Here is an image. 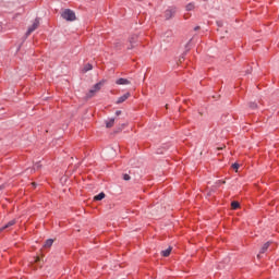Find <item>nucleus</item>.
Here are the masks:
<instances>
[{
    "mask_svg": "<svg viewBox=\"0 0 279 279\" xmlns=\"http://www.w3.org/2000/svg\"><path fill=\"white\" fill-rule=\"evenodd\" d=\"M175 14H178V8L175 5L168 7L163 12V19L165 21H171L175 17Z\"/></svg>",
    "mask_w": 279,
    "mask_h": 279,
    "instance_id": "f257e3e1",
    "label": "nucleus"
},
{
    "mask_svg": "<svg viewBox=\"0 0 279 279\" xmlns=\"http://www.w3.org/2000/svg\"><path fill=\"white\" fill-rule=\"evenodd\" d=\"M62 19H64V21H68L70 23H73V21H75L77 19V16L75 15V12L71 9H65L62 14H61Z\"/></svg>",
    "mask_w": 279,
    "mask_h": 279,
    "instance_id": "f03ea898",
    "label": "nucleus"
},
{
    "mask_svg": "<svg viewBox=\"0 0 279 279\" xmlns=\"http://www.w3.org/2000/svg\"><path fill=\"white\" fill-rule=\"evenodd\" d=\"M40 25V20L38 17L35 19L34 23L27 28L26 36H29L33 34V32H36L38 29V26Z\"/></svg>",
    "mask_w": 279,
    "mask_h": 279,
    "instance_id": "7ed1b4c3",
    "label": "nucleus"
},
{
    "mask_svg": "<svg viewBox=\"0 0 279 279\" xmlns=\"http://www.w3.org/2000/svg\"><path fill=\"white\" fill-rule=\"evenodd\" d=\"M130 97H132V94L130 92H126L124 95L120 96L117 99L116 104L119 106V105L128 101V99H130Z\"/></svg>",
    "mask_w": 279,
    "mask_h": 279,
    "instance_id": "20e7f679",
    "label": "nucleus"
},
{
    "mask_svg": "<svg viewBox=\"0 0 279 279\" xmlns=\"http://www.w3.org/2000/svg\"><path fill=\"white\" fill-rule=\"evenodd\" d=\"M116 84H117L118 86H128V85L131 84V82H130V80H128V78L120 77V78H118V80L116 81Z\"/></svg>",
    "mask_w": 279,
    "mask_h": 279,
    "instance_id": "39448f33",
    "label": "nucleus"
},
{
    "mask_svg": "<svg viewBox=\"0 0 279 279\" xmlns=\"http://www.w3.org/2000/svg\"><path fill=\"white\" fill-rule=\"evenodd\" d=\"M12 226H16V220H10L8 223H5L4 226H2L0 228V232H3V230H8V228H12Z\"/></svg>",
    "mask_w": 279,
    "mask_h": 279,
    "instance_id": "423d86ee",
    "label": "nucleus"
},
{
    "mask_svg": "<svg viewBox=\"0 0 279 279\" xmlns=\"http://www.w3.org/2000/svg\"><path fill=\"white\" fill-rule=\"evenodd\" d=\"M191 43H193V38H191L186 45H185V51L182 53L181 58H184V56H186L190 51H191Z\"/></svg>",
    "mask_w": 279,
    "mask_h": 279,
    "instance_id": "0eeeda50",
    "label": "nucleus"
},
{
    "mask_svg": "<svg viewBox=\"0 0 279 279\" xmlns=\"http://www.w3.org/2000/svg\"><path fill=\"white\" fill-rule=\"evenodd\" d=\"M172 250L173 247L169 246L168 248L161 251V256H163V258H168V256H171Z\"/></svg>",
    "mask_w": 279,
    "mask_h": 279,
    "instance_id": "6e6552de",
    "label": "nucleus"
},
{
    "mask_svg": "<svg viewBox=\"0 0 279 279\" xmlns=\"http://www.w3.org/2000/svg\"><path fill=\"white\" fill-rule=\"evenodd\" d=\"M106 84V80H101L100 82L96 83L92 88H94L97 93V90H101V86Z\"/></svg>",
    "mask_w": 279,
    "mask_h": 279,
    "instance_id": "1a4fd4ad",
    "label": "nucleus"
},
{
    "mask_svg": "<svg viewBox=\"0 0 279 279\" xmlns=\"http://www.w3.org/2000/svg\"><path fill=\"white\" fill-rule=\"evenodd\" d=\"M101 199H106V193L100 192L96 196H94V202H101Z\"/></svg>",
    "mask_w": 279,
    "mask_h": 279,
    "instance_id": "9d476101",
    "label": "nucleus"
},
{
    "mask_svg": "<svg viewBox=\"0 0 279 279\" xmlns=\"http://www.w3.org/2000/svg\"><path fill=\"white\" fill-rule=\"evenodd\" d=\"M271 245V242H266L263 246H262V248H260V251H259V254H265L266 252H267V250H269V246Z\"/></svg>",
    "mask_w": 279,
    "mask_h": 279,
    "instance_id": "9b49d317",
    "label": "nucleus"
},
{
    "mask_svg": "<svg viewBox=\"0 0 279 279\" xmlns=\"http://www.w3.org/2000/svg\"><path fill=\"white\" fill-rule=\"evenodd\" d=\"M106 128L110 129L114 125V118H109L108 120L105 121Z\"/></svg>",
    "mask_w": 279,
    "mask_h": 279,
    "instance_id": "f8f14e48",
    "label": "nucleus"
},
{
    "mask_svg": "<svg viewBox=\"0 0 279 279\" xmlns=\"http://www.w3.org/2000/svg\"><path fill=\"white\" fill-rule=\"evenodd\" d=\"M231 208H232V210H239V208H241V203H239L236 201H232Z\"/></svg>",
    "mask_w": 279,
    "mask_h": 279,
    "instance_id": "ddd939ff",
    "label": "nucleus"
},
{
    "mask_svg": "<svg viewBox=\"0 0 279 279\" xmlns=\"http://www.w3.org/2000/svg\"><path fill=\"white\" fill-rule=\"evenodd\" d=\"M53 243H54L53 239H48V240L45 241L44 247L49 248L53 245Z\"/></svg>",
    "mask_w": 279,
    "mask_h": 279,
    "instance_id": "4468645a",
    "label": "nucleus"
},
{
    "mask_svg": "<svg viewBox=\"0 0 279 279\" xmlns=\"http://www.w3.org/2000/svg\"><path fill=\"white\" fill-rule=\"evenodd\" d=\"M186 12H193V10H195V3L194 2H190L186 4L185 7Z\"/></svg>",
    "mask_w": 279,
    "mask_h": 279,
    "instance_id": "2eb2a0df",
    "label": "nucleus"
},
{
    "mask_svg": "<svg viewBox=\"0 0 279 279\" xmlns=\"http://www.w3.org/2000/svg\"><path fill=\"white\" fill-rule=\"evenodd\" d=\"M95 93H97L93 87L88 90L86 94L87 99H92V97H95Z\"/></svg>",
    "mask_w": 279,
    "mask_h": 279,
    "instance_id": "dca6fc26",
    "label": "nucleus"
},
{
    "mask_svg": "<svg viewBox=\"0 0 279 279\" xmlns=\"http://www.w3.org/2000/svg\"><path fill=\"white\" fill-rule=\"evenodd\" d=\"M137 38H138V37H136V35H132V36L129 38L130 45H136Z\"/></svg>",
    "mask_w": 279,
    "mask_h": 279,
    "instance_id": "f3484780",
    "label": "nucleus"
},
{
    "mask_svg": "<svg viewBox=\"0 0 279 279\" xmlns=\"http://www.w3.org/2000/svg\"><path fill=\"white\" fill-rule=\"evenodd\" d=\"M88 71H93V64H90V63H87V64H85V66H84V72H85V73H88Z\"/></svg>",
    "mask_w": 279,
    "mask_h": 279,
    "instance_id": "a211bd4d",
    "label": "nucleus"
},
{
    "mask_svg": "<svg viewBox=\"0 0 279 279\" xmlns=\"http://www.w3.org/2000/svg\"><path fill=\"white\" fill-rule=\"evenodd\" d=\"M232 169L234 170V171H239V169L241 168V165L239 163V162H234V163H232Z\"/></svg>",
    "mask_w": 279,
    "mask_h": 279,
    "instance_id": "6ab92c4d",
    "label": "nucleus"
},
{
    "mask_svg": "<svg viewBox=\"0 0 279 279\" xmlns=\"http://www.w3.org/2000/svg\"><path fill=\"white\" fill-rule=\"evenodd\" d=\"M34 169L36 171H38V169H43V165L40 163V161H37L35 165H34Z\"/></svg>",
    "mask_w": 279,
    "mask_h": 279,
    "instance_id": "aec40b11",
    "label": "nucleus"
},
{
    "mask_svg": "<svg viewBox=\"0 0 279 279\" xmlns=\"http://www.w3.org/2000/svg\"><path fill=\"white\" fill-rule=\"evenodd\" d=\"M251 110H256L258 108V104L256 102H250Z\"/></svg>",
    "mask_w": 279,
    "mask_h": 279,
    "instance_id": "412c9836",
    "label": "nucleus"
},
{
    "mask_svg": "<svg viewBox=\"0 0 279 279\" xmlns=\"http://www.w3.org/2000/svg\"><path fill=\"white\" fill-rule=\"evenodd\" d=\"M123 180H124L125 182H130V180H132V177H130V174H128V173H124V174H123Z\"/></svg>",
    "mask_w": 279,
    "mask_h": 279,
    "instance_id": "4be33fe9",
    "label": "nucleus"
},
{
    "mask_svg": "<svg viewBox=\"0 0 279 279\" xmlns=\"http://www.w3.org/2000/svg\"><path fill=\"white\" fill-rule=\"evenodd\" d=\"M216 184H217V186H219V184H226V181L225 180H218V181H216Z\"/></svg>",
    "mask_w": 279,
    "mask_h": 279,
    "instance_id": "5701e85b",
    "label": "nucleus"
},
{
    "mask_svg": "<svg viewBox=\"0 0 279 279\" xmlns=\"http://www.w3.org/2000/svg\"><path fill=\"white\" fill-rule=\"evenodd\" d=\"M134 47H136V44H130V46L128 47L129 50L134 49Z\"/></svg>",
    "mask_w": 279,
    "mask_h": 279,
    "instance_id": "b1692460",
    "label": "nucleus"
},
{
    "mask_svg": "<svg viewBox=\"0 0 279 279\" xmlns=\"http://www.w3.org/2000/svg\"><path fill=\"white\" fill-rule=\"evenodd\" d=\"M199 29H202V27H199V26L194 27V32H199Z\"/></svg>",
    "mask_w": 279,
    "mask_h": 279,
    "instance_id": "393cba45",
    "label": "nucleus"
},
{
    "mask_svg": "<svg viewBox=\"0 0 279 279\" xmlns=\"http://www.w3.org/2000/svg\"><path fill=\"white\" fill-rule=\"evenodd\" d=\"M184 19H185V20L191 19V14H184Z\"/></svg>",
    "mask_w": 279,
    "mask_h": 279,
    "instance_id": "a878e982",
    "label": "nucleus"
},
{
    "mask_svg": "<svg viewBox=\"0 0 279 279\" xmlns=\"http://www.w3.org/2000/svg\"><path fill=\"white\" fill-rule=\"evenodd\" d=\"M119 116H121V110L116 111V117H119Z\"/></svg>",
    "mask_w": 279,
    "mask_h": 279,
    "instance_id": "bb28decb",
    "label": "nucleus"
},
{
    "mask_svg": "<svg viewBox=\"0 0 279 279\" xmlns=\"http://www.w3.org/2000/svg\"><path fill=\"white\" fill-rule=\"evenodd\" d=\"M5 189V185H0V191H3Z\"/></svg>",
    "mask_w": 279,
    "mask_h": 279,
    "instance_id": "cd10ccee",
    "label": "nucleus"
},
{
    "mask_svg": "<svg viewBox=\"0 0 279 279\" xmlns=\"http://www.w3.org/2000/svg\"><path fill=\"white\" fill-rule=\"evenodd\" d=\"M257 258H260V254L257 255Z\"/></svg>",
    "mask_w": 279,
    "mask_h": 279,
    "instance_id": "c85d7f7f",
    "label": "nucleus"
},
{
    "mask_svg": "<svg viewBox=\"0 0 279 279\" xmlns=\"http://www.w3.org/2000/svg\"><path fill=\"white\" fill-rule=\"evenodd\" d=\"M218 26L221 27V24L218 23Z\"/></svg>",
    "mask_w": 279,
    "mask_h": 279,
    "instance_id": "c756f323",
    "label": "nucleus"
},
{
    "mask_svg": "<svg viewBox=\"0 0 279 279\" xmlns=\"http://www.w3.org/2000/svg\"><path fill=\"white\" fill-rule=\"evenodd\" d=\"M37 260H40V257H37Z\"/></svg>",
    "mask_w": 279,
    "mask_h": 279,
    "instance_id": "7c9ffc66",
    "label": "nucleus"
}]
</instances>
